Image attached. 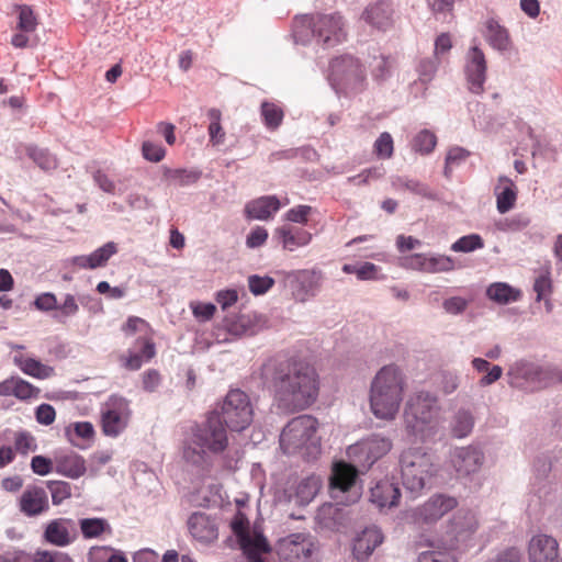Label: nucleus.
<instances>
[{
  "instance_id": "7c9ffc66",
  "label": "nucleus",
  "mask_w": 562,
  "mask_h": 562,
  "mask_svg": "<svg viewBox=\"0 0 562 562\" xmlns=\"http://www.w3.org/2000/svg\"><path fill=\"white\" fill-rule=\"evenodd\" d=\"M483 36L486 42L497 50H507L512 45L507 29L501 25L495 19L485 21Z\"/></svg>"
},
{
  "instance_id": "cd10ccee",
  "label": "nucleus",
  "mask_w": 562,
  "mask_h": 562,
  "mask_svg": "<svg viewBox=\"0 0 562 562\" xmlns=\"http://www.w3.org/2000/svg\"><path fill=\"white\" fill-rule=\"evenodd\" d=\"M400 498V488L387 480L380 481L371 488V502L380 508L397 506Z\"/></svg>"
},
{
  "instance_id": "1a4fd4ad",
  "label": "nucleus",
  "mask_w": 562,
  "mask_h": 562,
  "mask_svg": "<svg viewBox=\"0 0 562 562\" xmlns=\"http://www.w3.org/2000/svg\"><path fill=\"white\" fill-rule=\"evenodd\" d=\"M513 383L542 390L557 383L562 384V371L554 367H541L527 361H518L509 369Z\"/></svg>"
},
{
  "instance_id": "4c0bfd02",
  "label": "nucleus",
  "mask_w": 562,
  "mask_h": 562,
  "mask_svg": "<svg viewBox=\"0 0 562 562\" xmlns=\"http://www.w3.org/2000/svg\"><path fill=\"white\" fill-rule=\"evenodd\" d=\"M454 260L449 256H426L425 273L449 272L454 270Z\"/></svg>"
},
{
  "instance_id": "6e6d98bb",
  "label": "nucleus",
  "mask_w": 562,
  "mask_h": 562,
  "mask_svg": "<svg viewBox=\"0 0 562 562\" xmlns=\"http://www.w3.org/2000/svg\"><path fill=\"white\" fill-rule=\"evenodd\" d=\"M190 307L194 317L201 322L210 321L216 312V306L213 303L191 302Z\"/></svg>"
},
{
  "instance_id": "0e129e2a",
  "label": "nucleus",
  "mask_w": 562,
  "mask_h": 562,
  "mask_svg": "<svg viewBox=\"0 0 562 562\" xmlns=\"http://www.w3.org/2000/svg\"><path fill=\"white\" fill-rule=\"evenodd\" d=\"M143 156L153 162H158L165 157V149L158 145L154 144L151 142H144L143 147Z\"/></svg>"
},
{
  "instance_id": "13d9d810",
  "label": "nucleus",
  "mask_w": 562,
  "mask_h": 562,
  "mask_svg": "<svg viewBox=\"0 0 562 562\" xmlns=\"http://www.w3.org/2000/svg\"><path fill=\"white\" fill-rule=\"evenodd\" d=\"M312 211L310 205H297L285 213V218L292 223L306 224Z\"/></svg>"
},
{
  "instance_id": "37998d69",
  "label": "nucleus",
  "mask_w": 562,
  "mask_h": 562,
  "mask_svg": "<svg viewBox=\"0 0 562 562\" xmlns=\"http://www.w3.org/2000/svg\"><path fill=\"white\" fill-rule=\"evenodd\" d=\"M484 247L483 239L477 234L462 236L451 245V250L457 252H470Z\"/></svg>"
},
{
  "instance_id": "603ef678",
  "label": "nucleus",
  "mask_w": 562,
  "mask_h": 562,
  "mask_svg": "<svg viewBox=\"0 0 562 562\" xmlns=\"http://www.w3.org/2000/svg\"><path fill=\"white\" fill-rule=\"evenodd\" d=\"M274 284V280L271 277H260L257 274L248 278V286L252 294L262 295L268 292Z\"/></svg>"
},
{
  "instance_id": "39448f33",
  "label": "nucleus",
  "mask_w": 562,
  "mask_h": 562,
  "mask_svg": "<svg viewBox=\"0 0 562 562\" xmlns=\"http://www.w3.org/2000/svg\"><path fill=\"white\" fill-rule=\"evenodd\" d=\"M438 415L437 397L429 392H416L406 402L404 412L406 429L425 441L436 434Z\"/></svg>"
},
{
  "instance_id": "f8f14e48",
  "label": "nucleus",
  "mask_w": 562,
  "mask_h": 562,
  "mask_svg": "<svg viewBox=\"0 0 562 562\" xmlns=\"http://www.w3.org/2000/svg\"><path fill=\"white\" fill-rule=\"evenodd\" d=\"M453 496L438 493L412 510L411 517L417 525H432L458 506Z\"/></svg>"
},
{
  "instance_id": "aec40b11",
  "label": "nucleus",
  "mask_w": 562,
  "mask_h": 562,
  "mask_svg": "<svg viewBox=\"0 0 562 562\" xmlns=\"http://www.w3.org/2000/svg\"><path fill=\"white\" fill-rule=\"evenodd\" d=\"M483 462V453L473 447L456 448L451 453V463L460 476L476 472Z\"/></svg>"
},
{
  "instance_id": "a211bd4d",
  "label": "nucleus",
  "mask_w": 562,
  "mask_h": 562,
  "mask_svg": "<svg viewBox=\"0 0 562 562\" xmlns=\"http://www.w3.org/2000/svg\"><path fill=\"white\" fill-rule=\"evenodd\" d=\"M43 539L56 547H67L77 539L76 524L70 518H56L47 522Z\"/></svg>"
},
{
  "instance_id": "72a5a7b5",
  "label": "nucleus",
  "mask_w": 562,
  "mask_h": 562,
  "mask_svg": "<svg viewBox=\"0 0 562 562\" xmlns=\"http://www.w3.org/2000/svg\"><path fill=\"white\" fill-rule=\"evenodd\" d=\"M486 296L497 304H508L520 299L521 292L505 282H495L486 289Z\"/></svg>"
},
{
  "instance_id": "393cba45",
  "label": "nucleus",
  "mask_w": 562,
  "mask_h": 562,
  "mask_svg": "<svg viewBox=\"0 0 562 562\" xmlns=\"http://www.w3.org/2000/svg\"><path fill=\"white\" fill-rule=\"evenodd\" d=\"M494 194L496 196L497 211L501 214H505L515 206L518 196V188L512 179L501 176L494 188Z\"/></svg>"
},
{
  "instance_id": "3c124183",
  "label": "nucleus",
  "mask_w": 562,
  "mask_h": 562,
  "mask_svg": "<svg viewBox=\"0 0 562 562\" xmlns=\"http://www.w3.org/2000/svg\"><path fill=\"white\" fill-rule=\"evenodd\" d=\"M37 448L35 438L26 432V431H19L14 436V451L21 453V454H27L31 451H35Z\"/></svg>"
},
{
  "instance_id": "338daca9",
  "label": "nucleus",
  "mask_w": 562,
  "mask_h": 562,
  "mask_svg": "<svg viewBox=\"0 0 562 562\" xmlns=\"http://www.w3.org/2000/svg\"><path fill=\"white\" fill-rule=\"evenodd\" d=\"M37 423L48 426L52 425L56 418L55 408L49 404H41L35 412Z\"/></svg>"
},
{
  "instance_id": "473e14b6",
  "label": "nucleus",
  "mask_w": 562,
  "mask_h": 562,
  "mask_svg": "<svg viewBox=\"0 0 562 562\" xmlns=\"http://www.w3.org/2000/svg\"><path fill=\"white\" fill-rule=\"evenodd\" d=\"M322 486V479L312 474L301 479L294 490V498L299 505H307L317 495Z\"/></svg>"
},
{
  "instance_id": "de8ad7c7",
  "label": "nucleus",
  "mask_w": 562,
  "mask_h": 562,
  "mask_svg": "<svg viewBox=\"0 0 562 562\" xmlns=\"http://www.w3.org/2000/svg\"><path fill=\"white\" fill-rule=\"evenodd\" d=\"M201 172L194 169H175L169 173V179L177 186L184 187L195 183Z\"/></svg>"
},
{
  "instance_id": "5fc2aeb1",
  "label": "nucleus",
  "mask_w": 562,
  "mask_h": 562,
  "mask_svg": "<svg viewBox=\"0 0 562 562\" xmlns=\"http://www.w3.org/2000/svg\"><path fill=\"white\" fill-rule=\"evenodd\" d=\"M437 65L438 63L435 57L420 59L417 66L419 80L424 83L429 82L436 74Z\"/></svg>"
},
{
  "instance_id": "f704fd0d",
  "label": "nucleus",
  "mask_w": 562,
  "mask_h": 562,
  "mask_svg": "<svg viewBox=\"0 0 562 562\" xmlns=\"http://www.w3.org/2000/svg\"><path fill=\"white\" fill-rule=\"evenodd\" d=\"M79 527L85 539L100 538L104 533L112 535V528L104 518H82L79 520Z\"/></svg>"
},
{
  "instance_id": "864d4df0",
  "label": "nucleus",
  "mask_w": 562,
  "mask_h": 562,
  "mask_svg": "<svg viewBox=\"0 0 562 562\" xmlns=\"http://www.w3.org/2000/svg\"><path fill=\"white\" fill-rule=\"evenodd\" d=\"M33 562H74L68 553L61 551L37 550L33 554Z\"/></svg>"
},
{
  "instance_id": "f3484780",
  "label": "nucleus",
  "mask_w": 562,
  "mask_h": 562,
  "mask_svg": "<svg viewBox=\"0 0 562 562\" xmlns=\"http://www.w3.org/2000/svg\"><path fill=\"white\" fill-rule=\"evenodd\" d=\"M529 562H559V542L547 533L532 536L527 546Z\"/></svg>"
},
{
  "instance_id": "49530a36",
  "label": "nucleus",
  "mask_w": 562,
  "mask_h": 562,
  "mask_svg": "<svg viewBox=\"0 0 562 562\" xmlns=\"http://www.w3.org/2000/svg\"><path fill=\"white\" fill-rule=\"evenodd\" d=\"M373 151L380 159H390L394 153V143L390 133L383 132L374 142Z\"/></svg>"
},
{
  "instance_id": "58836bf2",
  "label": "nucleus",
  "mask_w": 562,
  "mask_h": 562,
  "mask_svg": "<svg viewBox=\"0 0 562 562\" xmlns=\"http://www.w3.org/2000/svg\"><path fill=\"white\" fill-rule=\"evenodd\" d=\"M436 145L437 137L428 130L420 131L412 140V148L422 155L430 154Z\"/></svg>"
},
{
  "instance_id": "e2e57ef3",
  "label": "nucleus",
  "mask_w": 562,
  "mask_h": 562,
  "mask_svg": "<svg viewBox=\"0 0 562 562\" xmlns=\"http://www.w3.org/2000/svg\"><path fill=\"white\" fill-rule=\"evenodd\" d=\"M161 383V375L155 369L146 370L142 375L143 389L146 392H155Z\"/></svg>"
},
{
  "instance_id": "7ed1b4c3",
  "label": "nucleus",
  "mask_w": 562,
  "mask_h": 562,
  "mask_svg": "<svg viewBox=\"0 0 562 562\" xmlns=\"http://www.w3.org/2000/svg\"><path fill=\"white\" fill-rule=\"evenodd\" d=\"M228 446L226 428L224 427L220 413H210L206 420L196 426L192 438L184 447V458L194 463L201 464L206 461V454L222 453Z\"/></svg>"
},
{
  "instance_id": "79ce46f5",
  "label": "nucleus",
  "mask_w": 562,
  "mask_h": 562,
  "mask_svg": "<svg viewBox=\"0 0 562 562\" xmlns=\"http://www.w3.org/2000/svg\"><path fill=\"white\" fill-rule=\"evenodd\" d=\"M40 389L21 378L13 380V396L21 401H29L31 398H37L40 395Z\"/></svg>"
},
{
  "instance_id": "bf43d9fd",
  "label": "nucleus",
  "mask_w": 562,
  "mask_h": 562,
  "mask_svg": "<svg viewBox=\"0 0 562 562\" xmlns=\"http://www.w3.org/2000/svg\"><path fill=\"white\" fill-rule=\"evenodd\" d=\"M471 300L461 296H451L443 301L442 307L448 314L457 315L463 313Z\"/></svg>"
},
{
  "instance_id": "9b49d317",
  "label": "nucleus",
  "mask_w": 562,
  "mask_h": 562,
  "mask_svg": "<svg viewBox=\"0 0 562 562\" xmlns=\"http://www.w3.org/2000/svg\"><path fill=\"white\" fill-rule=\"evenodd\" d=\"M130 403L121 396H111L101 411V429L104 436L115 438L128 425L131 418Z\"/></svg>"
},
{
  "instance_id": "423d86ee",
  "label": "nucleus",
  "mask_w": 562,
  "mask_h": 562,
  "mask_svg": "<svg viewBox=\"0 0 562 562\" xmlns=\"http://www.w3.org/2000/svg\"><path fill=\"white\" fill-rule=\"evenodd\" d=\"M310 31L318 43L327 47L335 46L346 38L342 16L337 13L304 15L295 19L293 34L296 41L305 43L308 40Z\"/></svg>"
},
{
  "instance_id": "0eeeda50",
  "label": "nucleus",
  "mask_w": 562,
  "mask_h": 562,
  "mask_svg": "<svg viewBox=\"0 0 562 562\" xmlns=\"http://www.w3.org/2000/svg\"><path fill=\"white\" fill-rule=\"evenodd\" d=\"M402 482L406 490L418 493L436 475L432 456L423 448H408L400 459Z\"/></svg>"
},
{
  "instance_id": "8fccbe9b",
  "label": "nucleus",
  "mask_w": 562,
  "mask_h": 562,
  "mask_svg": "<svg viewBox=\"0 0 562 562\" xmlns=\"http://www.w3.org/2000/svg\"><path fill=\"white\" fill-rule=\"evenodd\" d=\"M469 156L470 151L462 147L450 148L446 157L445 176L449 178L452 173L453 168L456 166H459L461 162L465 161V159Z\"/></svg>"
},
{
  "instance_id": "20e7f679",
  "label": "nucleus",
  "mask_w": 562,
  "mask_h": 562,
  "mask_svg": "<svg viewBox=\"0 0 562 562\" xmlns=\"http://www.w3.org/2000/svg\"><path fill=\"white\" fill-rule=\"evenodd\" d=\"M318 422L311 415L290 420L280 435V447L286 454L300 453L304 459H316L321 453L317 436Z\"/></svg>"
},
{
  "instance_id": "a18cd8bd",
  "label": "nucleus",
  "mask_w": 562,
  "mask_h": 562,
  "mask_svg": "<svg viewBox=\"0 0 562 562\" xmlns=\"http://www.w3.org/2000/svg\"><path fill=\"white\" fill-rule=\"evenodd\" d=\"M29 156L43 170H53L57 167L55 156L45 149L30 148Z\"/></svg>"
},
{
  "instance_id": "774afa93",
  "label": "nucleus",
  "mask_w": 562,
  "mask_h": 562,
  "mask_svg": "<svg viewBox=\"0 0 562 562\" xmlns=\"http://www.w3.org/2000/svg\"><path fill=\"white\" fill-rule=\"evenodd\" d=\"M0 562H33V554L23 550H12L0 554Z\"/></svg>"
},
{
  "instance_id": "dca6fc26",
  "label": "nucleus",
  "mask_w": 562,
  "mask_h": 562,
  "mask_svg": "<svg viewBox=\"0 0 562 562\" xmlns=\"http://www.w3.org/2000/svg\"><path fill=\"white\" fill-rule=\"evenodd\" d=\"M392 447L393 443L390 438L372 435L352 447V452L358 457L362 465L371 467L379 459L387 454Z\"/></svg>"
},
{
  "instance_id": "4468645a",
  "label": "nucleus",
  "mask_w": 562,
  "mask_h": 562,
  "mask_svg": "<svg viewBox=\"0 0 562 562\" xmlns=\"http://www.w3.org/2000/svg\"><path fill=\"white\" fill-rule=\"evenodd\" d=\"M316 550L310 535L292 533L279 542V554L286 562H310Z\"/></svg>"
},
{
  "instance_id": "bb28decb",
  "label": "nucleus",
  "mask_w": 562,
  "mask_h": 562,
  "mask_svg": "<svg viewBox=\"0 0 562 562\" xmlns=\"http://www.w3.org/2000/svg\"><path fill=\"white\" fill-rule=\"evenodd\" d=\"M281 207L279 199L274 195H266L246 204L245 213L248 218L266 221L272 217Z\"/></svg>"
},
{
  "instance_id": "680f3d73",
  "label": "nucleus",
  "mask_w": 562,
  "mask_h": 562,
  "mask_svg": "<svg viewBox=\"0 0 562 562\" xmlns=\"http://www.w3.org/2000/svg\"><path fill=\"white\" fill-rule=\"evenodd\" d=\"M418 562H457V559L449 552L431 550L422 552L418 557Z\"/></svg>"
},
{
  "instance_id": "b1692460",
  "label": "nucleus",
  "mask_w": 562,
  "mask_h": 562,
  "mask_svg": "<svg viewBox=\"0 0 562 562\" xmlns=\"http://www.w3.org/2000/svg\"><path fill=\"white\" fill-rule=\"evenodd\" d=\"M48 498L42 487L26 488L20 498V509L29 517L37 516L48 509Z\"/></svg>"
},
{
  "instance_id": "e433bc0d",
  "label": "nucleus",
  "mask_w": 562,
  "mask_h": 562,
  "mask_svg": "<svg viewBox=\"0 0 562 562\" xmlns=\"http://www.w3.org/2000/svg\"><path fill=\"white\" fill-rule=\"evenodd\" d=\"M473 425L474 418L472 414L468 411L461 409L454 416L452 434L454 437L463 438L471 432Z\"/></svg>"
},
{
  "instance_id": "f03ea898",
  "label": "nucleus",
  "mask_w": 562,
  "mask_h": 562,
  "mask_svg": "<svg viewBox=\"0 0 562 562\" xmlns=\"http://www.w3.org/2000/svg\"><path fill=\"white\" fill-rule=\"evenodd\" d=\"M406 379L402 370L395 364L382 367L374 375L369 394L371 413L375 418L392 422L400 412Z\"/></svg>"
},
{
  "instance_id": "a19ab883",
  "label": "nucleus",
  "mask_w": 562,
  "mask_h": 562,
  "mask_svg": "<svg viewBox=\"0 0 562 562\" xmlns=\"http://www.w3.org/2000/svg\"><path fill=\"white\" fill-rule=\"evenodd\" d=\"M207 116L211 121L209 125L210 142L213 145H220L224 142L225 132L221 125L222 113L217 109H211L207 112Z\"/></svg>"
},
{
  "instance_id": "ea45409f",
  "label": "nucleus",
  "mask_w": 562,
  "mask_h": 562,
  "mask_svg": "<svg viewBox=\"0 0 562 562\" xmlns=\"http://www.w3.org/2000/svg\"><path fill=\"white\" fill-rule=\"evenodd\" d=\"M261 115L265 125L270 130L278 128L283 120L282 109L272 102H263L261 104Z\"/></svg>"
},
{
  "instance_id": "052dcab7",
  "label": "nucleus",
  "mask_w": 562,
  "mask_h": 562,
  "mask_svg": "<svg viewBox=\"0 0 562 562\" xmlns=\"http://www.w3.org/2000/svg\"><path fill=\"white\" fill-rule=\"evenodd\" d=\"M54 464V461L43 456H35L31 460L32 471L42 476L47 475L55 470Z\"/></svg>"
},
{
  "instance_id": "ddd939ff",
  "label": "nucleus",
  "mask_w": 562,
  "mask_h": 562,
  "mask_svg": "<svg viewBox=\"0 0 562 562\" xmlns=\"http://www.w3.org/2000/svg\"><path fill=\"white\" fill-rule=\"evenodd\" d=\"M479 521L475 514L469 509L458 510L449 520L446 531V543L448 549L443 552L452 554V550L458 549L462 543L471 538L476 531Z\"/></svg>"
},
{
  "instance_id": "6ab92c4d",
  "label": "nucleus",
  "mask_w": 562,
  "mask_h": 562,
  "mask_svg": "<svg viewBox=\"0 0 562 562\" xmlns=\"http://www.w3.org/2000/svg\"><path fill=\"white\" fill-rule=\"evenodd\" d=\"M362 19L372 27L386 31L394 24V8L390 1L376 0L364 9Z\"/></svg>"
},
{
  "instance_id": "c03bdc74",
  "label": "nucleus",
  "mask_w": 562,
  "mask_h": 562,
  "mask_svg": "<svg viewBox=\"0 0 562 562\" xmlns=\"http://www.w3.org/2000/svg\"><path fill=\"white\" fill-rule=\"evenodd\" d=\"M37 19L31 7L20 5L16 29L23 33H33L37 27Z\"/></svg>"
},
{
  "instance_id": "4be33fe9",
  "label": "nucleus",
  "mask_w": 562,
  "mask_h": 562,
  "mask_svg": "<svg viewBox=\"0 0 562 562\" xmlns=\"http://www.w3.org/2000/svg\"><path fill=\"white\" fill-rule=\"evenodd\" d=\"M189 531L192 537L201 542H212L217 539V526L204 513H194L188 520Z\"/></svg>"
},
{
  "instance_id": "9d476101",
  "label": "nucleus",
  "mask_w": 562,
  "mask_h": 562,
  "mask_svg": "<svg viewBox=\"0 0 562 562\" xmlns=\"http://www.w3.org/2000/svg\"><path fill=\"white\" fill-rule=\"evenodd\" d=\"M222 423L233 431H241L252 420V408L248 395L240 390H231L221 408Z\"/></svg>"
},
{
  "instance_id": "2f4dec72",
  "label": "nucleus",
  "mask_w": 562,
  "mask_h": 562,
  "mask_svg": "<svg viewBox=\"0 0 562 562\" xmlns=\"http://www.w3.org/2000/svg\"><path fill=\"white\" fill-rule=\"evenodd\" d=\"M358 476L357 469L345 462H337L333 468L330 487L340 492H347L355 484Z\"/></svg>"
},
{
  "instance_id": "5701e85b",
  "label": "nucleus",
  "mask_w": 562,
  "mask_h": 562,
  "mask_svg": "<svg viewBox=\"0 0 562 562\" xmlns=\"http://www.w3.org/2000/svg\"><path fill=\"white\" fill-rule=\"evenodd\" d=\"M383 535L376 527L366 528L355 540L353 555L358 561L367 560L383 542Z\"/></svg>"
},
{
  "instance_id": "a878e982",
  "label": "nucleus",
  "mask_w": 562,
  "mask_h": 562,
  "mask_svg": "<svg viewBox=\"0 0 562 562\" xmlns=\"http://www.w3.org/2000/svg\"><path fill=\"white\" fill-rule=\"evenodd\" d=\"M54 463L55 472L70 479H79L87 471L85 459L75 452L55 456Z\"/></svg>"
},
{
  "instance_id": "412c9836",
  "label": "nucleus",
  "mask_w": 562,
  "mask_h": 562,
  "mask_svg": "<svg viewBox=\"0 0 562 562\" xmlns=\"http://www.w3.org/2000/svg\"><path fill=\"white\" fill-rule=\"evenodd\" d=\"M273 238L284 250L294 251L307 246L312 240V234L304 228L285 224L274 229Z\"/></svg>"
},
{
  "instance_id": "c9c22d12",
  "label": "nucleus",
  "mask_w": 562,
  "mask_h": 562,
  "mask_svg": "<svg viewBox=\"0 0 562 562\" xmlns=\"http://www.w3.org/2000/svg\"><path fill=\"white\" fill-rule=\"evenodd\" d=\"M239 546L246 557L270 552L271 548L262 533L255 532L243 538Z\"/></svg>"
},
{
  "instance_id": "2eb2a0df",
  "label": "nucleus",
  "mask_w": 562,
  "mask_h": 562,
  "mask_svg": "<svg viewBox=\"0 0 562 562\" xmlns=\"http://www.w3.org/2000/svg\"><path fill=\"white\" fill-rule=\"evenodd\" d=\"M486 70L487 64L483 50L477 46L471 47L467 54L464 72L469 90L472 93L481 94L484 92Z\"/></svg>"
},
{
  "instance_id": "f257e3e1",
  "label": "nucleus",
  "mask_w": 562,
  "mask_h": 562,
  "mask_svg": "<svg viewBox=\"0 0 562 562\" xmlns=\"http://www.w3.org/2000/svg\"><path fill=\"white\" fill-rule=\"evenodd\" d=\"M263 374L271 376L278 406L296 412L310 407L318 396V375L313 367L299 361H269Z\"/></svg>"
},
{
  "instance_id": "69168bd1",
  "label": "nucleus",
  "mask_w": 562,
  "mask_h": 562,
  "mask_svg": "<svg viewBox=\"0 0 562 562\" xmlns=\"http://www.w3.org/2000/svg\"><path fill=\"white\" fill-rule=\"evenodd\" d=\"M34 305L37 310L44 311V312L57 310V307H58L57 297L55 294L49 293V292L42 293L35 299Z\"/></svg>"
},
{
  "instance_id": "09e8293b",
  "label": "nucleus",
  "mask_w": 562,
  "mask_h": 562,
  "mask_svg": "<svg viewBox=\"0 0 562 562\" xmlns=\"http://www.w3.org/2000/svg\"><path fill=\"white\" fill-rule=\"evenodd\" d=\"M47 487L52 494V502L54 505H60L65 499L71 496V486L64 481H50Z\"/></svg>"
},
{
  "instance_id": "c85d7f7f",
  "label": "nucleus",
  "mask_w": 562,
  "mask_h": 562,
  "mask_svg": "<svg viewBox=\"0 0 562 562\" xmlns=\"http://www.w3.org/2000/svg\"><path fill=\"white\" fill-rule=\"evenodd\" d=\"M115 252V244L108 243L90 255L74 257L72 263L80 269H95L104 266Z\"/></svg>"
},
{
  "instance_id": "c756f323",
  "label": "nucleus",
  "mask_w": 562,
  "mask_h": 562,
  "mask_svg": "<svg viewBox=\"0 0 562 562\" xmlns=\"http://www.w3.org/2000/svg\"><path fill=\"white\" fill-rule=\"evenodd\" d=\"M14 364L26 375L38 380L52 378L55 374L53 367L42 363L32 357L18 353L13 357Z\"/></svg>"
},
{
  "instance_id": "4d7b16f0",
  "label": "nucleus",
  "mask_w": 562,
  "mask_h": 562,
  "mask_svg": "<svg viewBox=\"0 0 562 562\" xmlns=\"http://www.w3.org/2000/svg\"><path fill=\"white\" fill-rule=\"evenodd\" d=\"M231 528L234 535L237 537L238 542L250 533L248 518L241 512H238L234 516L231 522Z\"/></svg>"
},
{
  "instance_id": "6e6552de",
  "label": "nucleus",
  "mask_w": 562,
  "mask_h": 562,
  "mask_svg": "<svg viewBox=\"0 0 562 562\" xmlns=\"http://www.w3.org/2000/svg\"><path fill=\"white\" fill-rule=\"evenodd\" d=\"M328 79L331 86L345 94H357L367 87V74L360 60L352 55L331 59Z\"/></svg>"
}]
</instances>
